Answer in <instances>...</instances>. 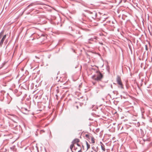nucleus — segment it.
I'll use <instances>...</instances> for the list:
<instances>
[{"mask_svg": "<svg viewBox=\"0 0 152 152\" xmlns=\"http://www.w3.org/2000/svg\"><path fill=\"white\" fill-rule=\"evenodd\" d=\"M145 49L146 50H148V47L147 45H145Z\"/></svg>", "mask_w": 152, "mask_h": 152, "instance_id": "f3484780", "label": "nucleus"}, {"mask_svg": "<svg viewBox=\"0 0 152 152\" xmlns=\"http://www.w3.org/2000/svg\"><path fill=\"white\" fill-rule=\"evenodd\" d=\"M91 142L92 143H95L94 141V138L92 136H91Z\"/></svg>", "mask_w": 152, "mask_h": 152, "instance_id": "9d476101", "label": "nucleus"}, {"mask_svg": "<svg viewBox=\"0 0 152 152\" xmlns=\"http://www.w3.org/2000/svg\"><path fill=\"white\" fill-rule=\"evenodd\" d=\"M105 85H102L100 84H99V88H101L103 89L104 87H105Z\"/></svg>", "mask_w": 152, "mask_h": 152, "instance_id": "9b49d317", "label": "nucleus"}, {"mask_svg": "<svg viewBox=\"0 0 152 152\" xmlns=\"http://www.w3.org/2000/svg\"><path fill=\"white\" fill-rule=\"evenodd\" d=\"M116 81L117 83L119 85V87L121 88V89L124 88L123 85L122 84L121 82V78L118 75L117 76L116 78Z\"/></svg>", "mask_w": 152, "mask_h": 152, "instance_id": "f03ea898", "label": "nucleus"}, {"mask_svg": "<svg viewBox=\"0 0 152 152\" xmlns=\"http://www.w3.org/2000/svg\"><path fill=\"white\" fill-rule=\"evenodd\" d=\"M77 36L78 37H82V35H81V36Z\"/></svg>", "mask_w": 152, "mask_h": 152, "instance_id": "bb28decb", "label": "nucleus"}, {"mask_svg": "<svg viewBox=\"0 0 152 152\" xmlns=\"http://www.w3.org/2000/svg\"><path fill=\"white\" fill-rule=\"evenodd\" d=\"M94 151H95V152H97V150L96 149H94Z\"/></svg>", "mask_w": 152, "mask_h": 152, "instance_id": "412c9836", "label": "nucleus"}, {"mask_svg": "<svg viewBox=\"0 0 152 152\" xmlns=\"http://www.w3.org/2000/svg\"><path fill=\"white\" fill-rule=\"evenodd\" d=\"M104 15H103L101 17V19H105L107 18V17H106V18H104Z\"/></svg>", "mask_w": 152, "mask_h": 152, "instance_id": "dca6fc26", "label": "nucleus"}, {"mask_svg": "<svg viewBox=\"0 0 152 152\" xmlns=\"http://www.w3.org/2000/svg\"><path fill=\"white\" fill-rule=\"evenodd\" d=\"M84 32L83 30L81 29H80L79 30H77L76 32V34L81 35Z\"/></svg>", "mask_w": 152, "mask_h": 152, "instance_id": "6e6552de", "label": "nucleus"}, {"mask_svg": "<svg viewBox=\"0 0 152 152\" xmlns=\"http://www.w3.org/2000/svg\"><path fill=\"white\" fill-rule=\"evenodd\" d=\"M96 74L92 76L91 78L93 80L97 81H101L103 78V74L99 71L96 72Z\"/></svg>", "mask_w": 152, "mask_h": 152, "instance_id": "f257e3e1", "label": "nucleus"}, {"mask_svg": "<svg viewBox=\"0 0 152 152\" xmlns=\"http://www.w3.org/2000/svg\"><path fill=\"white\" fill-rule=\"evenodd\" d=\"M73 148V150L72 149V150H71L72 152H82L81 147H77L74 145Z\"/></svg>", "mask_w": 152, "mask_h": 152, "instance_id": "39448f33", "label": "nucleus"}, {"mask_svg": "<svg viewBox=\"0 0 152 152\" xmlns=\"http://www.w3.org/2000/svg\"><path fill=\"white\" fill-rule=\"evenodd\" d=\"M92 149H94V147H92Z\"/></svg>", "mask_w": 152, "mask_h": 152, "instance_id": "c85d7f7f", "label": "nucleus"}, {"mask_svg": "<svg viewBox=\"0 0 152 152\" xmlns=\"http://www.w3.org/2000/svg\"><path fill=\"white\" fill-rule=\"evenodd\" d=\"M1 68V67H0V68Z\"/></svg>", "mask_w": 152, "mask_h": 152, "instance_id": "c756f323", "label": "nucleus"}, {"mask_svg": "<svg viewBox=\"0 0 152 152\" xmlns=\"http://www.w3.org/2000/svg\"><path fill=\"white\" fill-rule=\"evenodd\" d=\"M126 0H121V1H123L124 2H125L126 1Z\"/></svg>", "mask_w": 152, "mask_h": 152, "instance_id": "aec40b11", "label": "nucleus"}, {"mask_svg": "<svg viewBox=\"0 0 152 152\" xmlns=\"http://www.w3.org/2000/svg\"><path fill=\"white\" fill-rule=\"evenodd\" d=\"M41 132H45V130H41Z\"/></svg>", "mask_w": 152, "mask_h": 152, "instance_id": "4be33fe9", "label": "nucleus"}, {"mask_svg": "<svg viewBox=\"0 0 152 152\" xmlns=\"http://www.w3.org/2000/svg\"><path fill=\"white\" fill-rule=\"evenodd\" d=\"M35 57L36 58H39L37 56H35Z\"/></svg>", "mask_w": 152, "mask_h": 152, "instance_id": "b1692460", "label": "nucleus"}, {"mask_svg": "<svg viewBox=\"0 0 152 152\" xmlns=\"http://www.w3.org/2000/svg\"><path fill=\"white\" fill-rule=\"evenodd\" d=\"M48 124H46L45 126H45H48Z\"/></svg>", "mask_w": 152, "mask_h": 152, "instance_id": "393cba45", "label": "nucleus"}, {"mask_svg": "<svg viewBox=\"0 0 152 152\" xmlns=\"http://www.w3.org/2000/svg\"><path fill=\"white\" fill-rule=\"evenodd\" d=\"M76 107H77V109H78V106H76Z\"/></svg>", "mask_w": 152, "mask_h": 152, "instance_id": "a878e982", "label": "nucleus"}, {"mask_svg": "<svg viewBox=\"0 0 152 152\" xmlns=\"http://www.w3.org/2000/svg\"><path fill=\"white\" fill-rule=\"evenodd\" d=\"M4 31H2L0 33V39L2 37L3 35L4 34Z\"/></svg>", "mask_w": 152, "mask_h": 152, "instance_id": "2eb2a0df", "label": "nucleus"}, {"mask_svg": "<svg viewBox=\"0 0 152 152\" xmlns=\"http://www.w3.org/2000/svg\"><path fill=\"white\" fill-rule=\"evenodd\" d=\"M76 144L77 146V147H81V146L79 144L77 143Z\"/></svg>", "mask_w": 152, "mask_h": 152, "instance_id": "6ab92c4d", "label": "nucleus"}, {"mask_svg": "<svg viewBox=\"0 0 152 152\" xmlns=\"http://www.w3.org/2000/svg\"><path fill=\"white\" fill-rule=\"evenodd\" d=\"M91 136H90L88 134H86L85 135V137L86 138H88V139H90L91 138Z\"/></svg>", "mask_w": 152, "mask_h": 152, "instance_id": "4468645a", "label": "nucleus"}, {"mask_svg": "<svg viewBox=\"0 0 152 152\" xmlns=\"http://www.w3.org/2000/svg\"><path fill=\"white\" fill-rule=\"evenodd\" d=\"M89 40H91V41H93L94 40V38H91L90 39H88Z\"/></svg>", "mask_w": 152, "mask_h": 152, "instance_id": "a211bd4d", "label": "nucleus"}, {"mask_svg": "<svg viewBox=\"0 0 152 152\" xmlns=\"http://www.w3.org/2000/svg\"><path fill=\"white\" fill-rule=\"evenodd\" d=\"M35 4L34 3H31L27 7V8H28V7H31V6H33Z\"/></svg>", "mask_w": 152, "mask_h": 152, "instance_id": "ddd939ff", "label": "nucleus"}, {"mask_svg": "<svg viewBox=\"0 0 152 152\" xmlns=\"http://www.w3.org/2000/svg\"><path fill=\"white\" fill-rule=\"evenodd\" d=\"M7 37V35L6 34L5 35L2 37L1 40L0 41V47H1L2 45H3L4 41V40L6 39Z\"/></svg>", "mask_w": 152, "mask_h": 152, "instance_id": "0eeeda50", "label": "nucleus"}, {"mask_svg": "<svg viewBox=\"0 0 152 152\" xmlns=\"http://www.w3.org/2000/svg\"><path fill=\"white\" fill-rule=\"evenodd\" d=\"M56 91L57 93H58L59 92V91L58 90H56Z\"/></svg>", "mask_w": 152, "mask_h": 152, "instance_id": "5701e85b", "label": "nucleus"}, {"mask_svg": "<svg viewBox=\"0 0 152 152\" xmlns=\"http://www.w3.org/2000/svg\"><path fill=\"white\" fill-rule=\"evenodd\" d=\"M100 143L101 144V149H102V150L103 151H105V147H104V145L102 142H101Z\"/></svg>", "mask_w": 152, "mask_h": 152, "instance_id": "1a4fd4ad", "label": "nucleus"}, {"mask_svg": "<svg viewBox=\"0 0 152 152\" xmlns=\"http://www.w3.org/2000/svg\"><path fill=\"white\" fill-rule=\"evenodd\" d=\"M86 144L87 148L86 150H87L89 148H90V145L88 143V142L87 141H86Z\"/></svg>", "mask_w": 152, "mask_h": 152, "instance_id": "f8f14e48", "label": "nucleus"}, {"mask_svg": "<svg viewBox=\"0 0 152 152\" xmlns=\"http://www.w3.org/2000/svg\"><path fill=\"white\" fill-rule=\"evenodd\" d=\"M9 118L15 123H17V121H18V117L15 115H10V116Z\"/></svg>", "mask_w": 152, "mask_h": 152, "instance_id": "423d86ee", "label": "nucleus"}, {"mask_svg": "<svg viewBox=\"0 0 152 152\" xmlns=\"http://www.w3.org/2000/svg\"><path fill=\"white\" fill-rule=\"evenodd\" d=\"M25 110H27L26 108H25Z\"/></svg>", "mask_w": 152, "mask_h": 152, "instance_id": "cd10ccee", "label": "nucleus"}, {"mask_svg": "<svg viewBox=\"0 0 152 152\" xmlns=\"http://www.w3.org/2000/svg\"><path fill=\"white\" fill-rule=\"evenodd\" d=\"M97 16V14L96 12L95 11L89 12V16L90 18L94 19L96 18Z\"/></svg>", "mask_w": 152, "mask_h": 152, "instance_id": "7ed1b4c3", "label": "nucleus"}, {"mask_svg": "<svg viewBox=\"0 0 152 152\" xmlns=\"http://www.w3.org/2000/svg\"><path fill=\"white\" fill-rule=\"evenodd\" d=\"M80 142V140L79 139L77 138L75 139L72 142V144L70 145V148L71 150H72V149L74 146V145L78 142Z\"/></svg>", "mask_w": 152, "mask_h": 152, "instance_id": "20e7f679", "label": "nucleus"}]
</instances>
